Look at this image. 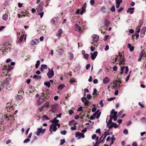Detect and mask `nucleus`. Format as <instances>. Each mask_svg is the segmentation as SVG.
<instances>
[{
  "instance_id": "f257e3e1",
  "label": "nucleus",
  "mask_w": 146,
  "mask_h": 146,
  "mask_svg": "<svg viewBox=\"0 0 146 146\" xmlns=\"http://www.w3.org/2000/svg\"><path fill=\"white\" fill-rule=\"evenodd\" d=\"M11 80V78L9 76L5 81L3 82L1 86L4 88H5L7 89V86L9 85V82Z\"/></svg>"
},
{
  "instance_id": "f03ea898",
  "label": "nucleus",
  "mask_w": 146,
  "mask_h": 146,
  "mask_svg": "<svg viewBox=\"0 0 146 146\" xmlns=\"http://www.w3.org/2000/svg\"><path fill=\"white\" fill-rule=\"evenodd\" d=\"M119 55L117 56L116 55V57L115 58V62H116V61L117 60V58H118V57L119 56V62H120V64L123 65L125 64V62H124L125 61V59L123 57L124 56L122 57V55H121V54L120 53V52L119 53Z\"/></svg>"
},
{
  "instance_id": "7ed1b4c3",
  "label": "nucleus",
  "mask_w": 146,
  "mask_h": 146,
  "mask_svg": "<svg viewBox=\"0 0 146 146\" xmlns=\"http://www.w3.org/2000/svg\"><path fill=\"white\" fill-rule=\"evenodd\" d=\"M48 72L47 75L49 78H51L54 76V72L53 68H52L51 70L50 68H48Z\"/></svg>"
},
{
  "instance_id": "20e7f679",
  "label": "nucleus",
  "mask_w": 146,
  "mask_h": 146,
  "mask_svg": "<svg viewBox=\"0 0 146 146\" xmlns=\"http://www.w3.org/2000/svg\"><path fill=\"white\" fill-rule=\"evenodd\" d=\"M57 128L55 125H54V124L53 123L52 125L50 126L49 131L50 132V134H52L53 133L52 131L55 132L57 130Z\"/></svg>"
},
{
  "instance_id": "39448f33",
  "label": "nucleus",
  "mask_w": 146,
  "mask_h": 146,
  "mask_svg": "<svg viewBox=\"0 0 146 146\" xmlns=\"http://www.w3.org/2000/svg\"><path fill=\"white\" fill-rule=\"evenodd\" d=\"M125 68V71L124 73L125 74H127V72H128L129 71V68L127 66H121V72L120 74H122L123 73V70Z\"/></svg>"
},
{
  "instance_id": "423d86ee",
  "label": "nucleus",
  "mask_w": 146,
  "mask_h": 146,
  "mask_svg": "<svg viewBox=\"0 0 146 146\" xmlns=\"http://www.w3.org/2000/svg\"><path fill=\"white\" fill-rule=\"evenodd\" d=\"M121 83V81L115 80L114 82V84H115V85H113L112 87L113 88L120 87L121 86L120 84Z\"/></svg>"
},
{
  "instance_id": "0eeeda50",
  "label": "nucleus",
  "mask_w": 146,
  "mask_h": 146,
  "mask_svg": "<svg viewBox=\"0 0 146 146\" xmlns=\"http://www.w3.org/2000/svg\"><path fill=\"white\" fill-rule=\"evenodd\" d=\"M44 93H42V95L38 99L37 103L38 105L40 104L44 101Z\"/></svg>"
},
{
  "instance_id": "6e6552de",
  "label": "nucleus",
  "mask_w": 146,
  "mask_h": 146,
  "mask_svg": "<svg viewBox=\"0 0 146 146\" xmlns=\"http://www.w3.org/2000/svg\"><path fill=\"white\" fill-rule=\"evenodd\" d=\"M4 117L8 121L11 120L13 119V117L12 115L8 114L5 115Z\"/></svg>"
},
{
  "instance_id": "1a4fd4ad",
  "label": "nucleus",
  "mask_w": 146,
  "mask_h": 146,
  "mask_svg": "<svg viewBox=\"0 0 146 146\" xmlns=\"http://www.w3.org/2000/svg\"><path fill=\"white\" fill-rule=\"evenodd\" d=\"M39 42V40L38 39H35L34 40H33L31 42V45H37Z\"/></svg>"
},
{
  "instance_id": "9d476101",
  "label": "nucleus",
  "mask_w": 146,
  "mask_h": 146,
  "mask_svg": "<svg viewBox=\"0 0 146 146\" xmlns=\"http://www.w3.org/2000/svg\"><path fill=\"white\" fill-rule=\"evenodd\" d=\"M75 30L81 33L82 32V31L81 30V27H80L77 24H76L75 25Z\"/></svg>"
},
{
  "instance_id": "9b49d317",
  "label": "nucleus",
  "mask_w": 146,
  "mask_h": 146,
  "mask_svg": "<svg viewBox=\"0 0 146 146\" xmlns=\"http://www.w3.org/2000/svg\"><path fill=\"white\" fill-rule=\"evenodd\" d=\"M98 53L97 51L94 52L93 53V54H92V53H91V58L92 60H94L95 59Z\"/></svg>"
},
{
  "instance_id": "f8f14e48",
  "label": "nucleus",
  "mask_w": 146,
  "mask_h": 146,
  "mask_svg": "<svg viewBox=\"0 0 146 146\" xmlns=\"http://www.w3.org/2000/svg\"><path fill=\"white\" fill-rule=\"evenodd\" d=\"M62 30L61 29H60L56 33V36L58 37H59L61 36L62 34Z\"/></svg>"
},
{
  "instance_id": "ddd939ff",
  "label": "nucleus",
  "mask_w": 146,
  "mask_h": 146,
  "mask_svg": "<svg viewBox=\"0 0 146 146\" xmlns=\"http://www.w3.org/2000/svg\"><path fill=\"white\" fill-rule=\"evenodd\" d=\"M110 81V79L107 76L105 77L103 80V82L104 84H107Z\"/></svg>"
},
{
  "instance_id": "4468645a",
  "label": "nucleus",
  "mask_w": 146,
  "mask_h": 146,
  "mask_svg": "<svg viewBox=\"0 0 146 146\" xmlns=\"http://www.w3.org/2000/svg\"><path fill=\"white\" fill-rule=\"evenodd\" d=\"M134 8H129L127 11V13H130L131 14H132L134 12Z\"/></svg>"
},
{
  "instance_id": "2eb2a0df",
  "label": "nucleus",
  "mask_w": 146,
  "mask_h": 146,
  "mask_svg": "<svg viewBox=\"0 0 146 146\" xmlns=\"http://www.w3.org/2000/svg\"><path fill=\"white\" fill-rule=\"evenodd\" d=\"M122 0H117L116 1V7L117 8H119L120 4L122 2Z\"/></svg>"
},
{
  "instance_id": "dca6fc26",
  "label": "nucleus",
  "mask_w": 146,
  "mask_h": 146,
  "mask_svg": "<svg viewBox=\"0 0 146 146\" xmlns=\"http://www.w3.org/2000/svg\"><path fill=\"white\" fill-rule=\"evenodd\" d=\"M113 119V115H110V119L108 121V122L107 123V125H108V124H112V123L113 122L112 121V120Z\"/></svg>"
},
{
  "instance_id": "f3484780",
  "label": "nucleus",
  "mask_w": 146,
  "mask_h": 146,
  "mask_svg": "<svg viewBox=\"0 0 146 146\" xmlns=\"http://www.w3.org/2000/svg\"><path fill=\"white\" fill-rule=\"evenodd\" d=\"M115 110L113 109L110 111L111 115H113V116H117V111L115 112Z\"/></svg>"
},
{
  "instance_id": "a211bd4d",
  "label": "nucleus",
  "mask_w": 146,
  "mask_h": 146,
  "mask_svg": "<svg viewBox=\"0 0 146 146\" xmlns=\"http://www.w3.org/2000/svg\"><path fill=\"white\" fill-rule=\"evenodd\" d=\"M42 130L41 128H38L36 133L37 135L38 136L39 135L40 133L42 132Z\"/></svg>"
},
{
  "instance_id": "6ab92c4d",
  "label": "nucleus",
  "mask_w": 146,
  "mask_h": 146,
  "mask_svg": "<svg viewBox=\"0 0 146 146\" xmlns=\"http://www.w3.org/2000/svg\"><path fill=\"white\" fill-rule=\"evenodd\" d=\"M110 24V23L109 21L107 19H105L104 21V24L106 25V27H107Z\"/></svg>"
},
{
  "instance_id": "aec40b11",
  "label": "nucleus",
  "mask_w": 146,
  "mask_h": 146,
  "mask_svg": "<svg viewBox=\"0 0 146 146\" xmlns=\"http://www.w3.org/2000/svg\"><path fill=\"white\" fill-rule=\"evenodd\" d=\"M10 104L9 103H7V107L6 110L8 112L9 111H10L11 110V109L12 110H13V107H12L11 106H9Z\"/></svg>"
},
{
  "instance_id": "412c9836",
  "label": "nucleus",
  "mask_w": 146,
  "mask_h": 146,
  "mask_svg": "<svg viewBox=\"0 0 146 146\" xmlns=\"http://www.w3.org/2000/svg\"><path fill=\"white\" fill-rule=\"evenodd\" d=\"M98 39L99 36L96 35L94 36L93 38V40L94 41V42H97V41Z\"/></svg>"
},
{
  "instance_id": "4be33fe9",
  "label": "nucleus",
  "mask_w": 146,
  "mask_h": 146,
  "mask_svg": "<svg viewBox=\"0 0 146 146\" xmlns=\"http://www.w3.org/2000/svg\"><path fill=\"white\" fill-rule=\"evenodd\" d=\"M65 87V85L64 84H62L59 85L58 87V90H61L64 88Z\"/></svg>"
},
{
  "instance_id": "5701e85b",
  "label": "nucleus",
  "mask_w": 146,
  "mask_h": 146,
  "mask_svg": "<svg viewBox=\"0 0 146 146\" xmlns=\"http://www.w3.org/2000/svg\"><path fill=\"white\" fill-rule=\"evenodd\" d=\"M33 78L36 80H39L41 78V76H38L36 75H35L33 77Z\"/></svg>"
},
{
  "instance_id": "b1692460",
  "label": "nucleus",
  "mask_w": 146,
  "mask_h": 146,
  "mask_svg": "<svg viewBox=\"0 0 146 146\" xmlns=\"http://www.w3.org/2000/svg\"><path fill=\"white\" fill-rule=\"evenodd\" d=\"M91 103L90 102L88 101L87 99V100H86L85 101L84 104L86 106H90V105L91 104Z\"/></svg>"
},
{
  "instance_id": "393cba45",
  "label": "nucleus",
  "mask_w": 146,
  "mask_h": 146,
  "mask_svg": "<svg viewBox=\"0 0 146 146\" xmlns=\"http://www.w3.org/2000/svg\"><path fill=\"white\" fill-rule=\"evenodd\" d=\"M146 31V27H143L142 29L141 33L145 34Z\"/></svg>"
},
{
  "instance_id": "a878e982",
  "label": "nucleus",
  "mask_w": 146,
  "mask_h": 146,
  "mask_svg": "<svg viewBox=\"0 0 146 146\" xmlns=\"http://www.w3.org/2000/svg\"><path fill=\"white\" fill-rule=\"evenodd\" d=\"M8 17V15L6 14H4L3 16V19L4 21H6Z\"/></svg>"
},
{
  "instance_id": "bb28decb",
  "label": "nucleus",
  "mask_w": 146,
  "mask_h": 146,
  "mask_svg": "<svg viewBox=\"0 0 146 146\" xmlns=\"http://www.w3.org/2000/svg\"><path fill=\"white\" fill-rule=\"evenodd\" d=\"M43 9V7H38L37 9V12L38 13V14L42 12Z\"/></svg>"
},
{
  "instance_id": "cd10ccee",
  "label": "nucleus",
  "mask_w": 146,
  "mask_h": 146,
  "mask_svg": "<svg viewBox=\"0 0 146 146\" xmlns=\"http://www.w3.org/2000/svg\"><path fill=\"white\" fill-rule=\"evenodd\" d=\"M44 85L48 88H49L50 85V82H46L44 83Z\"/></svg>"
},
{
  "instance_id": "c85d7f7f",
  "label": "nucleus",
  "mask_w": 146,
  "mask_h": 146,
  "mask_svg": "<svg viewBox=\"0 0 146 146\" xmlns=\"http://www.w3.org/2000/svg\"><path fill=\"white\" fill-rule=\"evenodd\" d=\"M9 68L7 67V66H4V68L2 69V72L3 73H4V71H5V70H7V71H8L9 70Z\"/></svg>"
},
{
  "instance_id": "c756f323",
  "label": "nucleus",
  "mask_w": 146,
  "mask_h": 146,
  "mask_svg": "<svg viewBox=\"0 0 146 146\" xmlns=\"http://www.w3.org/2000/svg\"><path fill=\"white\" fill-rule=\"evenodd\" d=\"M101 10L103 13H105L106 12V7H102L101 9Z\"/></svg>"
},
{
  "instance_id": "7c9ffc66",
  "label": "nucleus",
  "mask_w": 146,
  "mask_h": 146,
  "mask_svg": "<svg viewBox=\"0 0 146 146\" xmlns=\"http://www.w3.org/2000/svg\"><path fill=\"white\" fill-rule=\"evenodd\" d=\"M40 64V61L38 60L36 61V63L35 64V68H37L39 66Z\"/></svg>"
},
{
  "instance_id": "2f4dec72",
  "label": "nucleus",
  "mask_w": 146,
  "mask_h": 146,
  "mask_svg": "<svg viewBox=\"0 0 146 146\" xmlns=\"http://www.w3.org/2000/svg\"><path fill=\"white\" fill-rule=\"evenodd\" d=\"M145 54V51L143 50L141 51L139 56H142L143 57V56H144Z\"/></svg>"
},
{
  "instance_id": "473e14b6",
  "label": "nucleus",
  "mask_w": 146,
  "mask_h": 146,
  "mask_svg": "<svg viewBox=\"0 0 146 146\" xmlns=\"http://www.w3.org/2000/svg\"><path fill=\"white\" fill-rule=\"evenodd\" d=\"M114 136L113 135L111 138V143H110V146L113 143L114 141L115 140V138L114 137Z\"/></svg>"
},
{
  "instance_id": "72a5a7b5",
  "label": "nucleus",
  "mask_w": 146,
  "mask_h": 146,
  "mask_svg": "<svg viewBox=\"0 0 146 146\" xmlns=\"http://www.w3.org/2000/svg\"><path fill=\"white\" fill-rule=\"evenodd\" d=\"M58 52L59 54L61 55L64 52L63 50L62 49H59Z\"/></svg>"
},
{
  "instance_id": "f704fd0d",
  "label": "nucleus",
  "mask_w": 146,
  "mask_h": 146,
  "mask_svg": "<svg viewBox=\"0 0 146 146\" xmlns=\"http://www.w3.org/2000/svg\"><path fill=\"white\" fill-rule=\"evenodd\" d=\"M83 54L84 55V57L86 60L88 59V58L89 55L88 54L83 53Z\"/></svg>"
},
{
  "instance_id": "c9c22d12",
  "label": "nucleus",
  "mask_w": 146,
  "mask_h": 146,
  "mask_svg": "<svg viewBox=\"0 0 146 146\" xmlns=\"http://www.w3.org/2000/svg\"><path fill=\"white\" fill-rule=\"evenodd\" d=\"M42 118H43V120L45 119L48 120L50 119V118L48 117L47 115H44L43 116Z\"/></svg>"
},
{
  "instance_id": "e433bc0d",
  "label": "nucleus",
  "mask_w": 146,
  "mask_h": 146,
  "mask_svg": "<svg viewBox=\"0 0 146 146\" xmlns=\"http://www.w3.org/2000/svg\"><path fill=\"white\" fill-rule=\"evenodd\" d=\"M96 115L94 113L90 117V119L91 120L94 119L96 117Z\"/></svg>"
},
{
  "instance_id": "4c0bfd02",
  "label": "nucleus",
  "mask_w": 146,
  "mask_h": 146,
  "mask_svg": "<svg viewBox=\"0 0 146 146\" xmlns=\"http://www.w3.org/2000/svg\"><path fill=\"white\" fill-rule=\"evenodd\" d=\"M101 142H103V141H102L99 140V142L96 141V143L94 145V146H97Z\"/></svg>"
},
{
  "instance_id": "58836bf2",
  "label": "nucleus",
  "mask_w": 146,
  "mask_h": 146,
  "mask_svg": "<svg viewBox=\"0 0 146 146\" xmlns=\"http://www.w3.org/2000/svg\"><path fill=\"white\" fill-rule=\"evenodd\" d=\"M56 117H55L53 119V121H54V124L58 123L59 122V120L58 119H56Z\"/></svg>"
},
{
  "instance_id": "ea45409f",
  "label": "nucleus",
  "mask_w": 146,
  "mask_h": 146,
  "mask_svg": "<svg viewBox=\"0 0 146 146\" xmlns=\"http://www.w3.org/2000/svg\"><path fill=\"white\" fill-rule=\"evenodd\" d=\"M112 125L113 126V127L115 128H116L118 127V125L117 124L114 122L112 123Z\"/></svg>"
},
{
  "instance_id": "a19ab883",
  "label": "nucleus",
  "mask_w": 146,
  "mask_h": 146,
  "mask_svg": "<svg viewBox=\"0 0 146 146\" xmlns=\"http://www.w3.org/2000/svg\"><path fill=\"white\" fill-rule=\"evenodd\" d=\"M16 98L17 99L20 100L22 98V97L20 95H18L16 97Z\"/></svg>"
},
{
  "instance_id": "79ce46f5",
  "label": "nucleus",
  "mask_w": 146,
  "mask_h": 146,
  "mask_svg": "<svg viewBox=\"0 0 146 146\" xmlns=\"http://www.w3.org/2000/svg\"><path fill=\"white\" fill-rule=\"evenodd\" d=\"M60 141L61 142V143H60V145H62L64 143H65L66 141L64 139H61L60 140Z\"/></svg>"
},
{
  "instance_id": "37998d69",
  "label": "nucleus",
  "mask_w": 146,
  "mask_h": 146,
  "mask_svg": "<svg viewBox=\"0 0 146 146\" xmlns=\"http://www.w3.org/2000/svg\"><path fill=\"white\" fill-rule=\"evenodd\" d=\"M41 67L43 69H46L47 68V66L46 65L42 64L41 66Z\"/></svg>"
},
{
  "instance_id": "c03bdc74",
  "label": "nucleus",
  "mask_w": 146,
  "mask_h": 146,
  "mask_svg": "<svg viewBox=\"0 0 146 146\" xmlns=\"http://www.w3.org/2000/svg\"><path fill=\"white\" fill-rule=\"evenodd\" d=\"M70 59L72 60H73V58H74V55H73V54L71 52L70 54Z\"/></svg>"
},
{
  "instance_id": "a18cd8bd",
  "label": "nucleus",
  "mask_w": 146,
  "mask_h": 146,
  "mask_svg": "<svg viewBox=\"0 0 146 146\" xmlns=\"http://www.w3.org/2000/svg\"><path fill=\"white\" fill-rule=\"evenodd\" d=\"M111 11L112 12H114L115 11V6L114 5H113V6L111 8Z\"/></svg>"
},
{
  "instance_id": "49530a36",
  "label": "nucleus",
  "mask_w": 146,
  "mask_h": 146,
  "mask_svg": "<svg viewBox=\"0 0 146 146\" xmlns=\"http://www.w3.org/2000/svg\"><path fill=\"white\" fill-rule=\"evenodd\" d=\"M60 133L62 134L65 135L66 133V130H63L61 131Z\"/></svg>"
},
{
  "instance_id": "de8ad7c7",
  "label": "nucleus",
  "mask_w": 146,
  "mask_h": 146,
  "mask_svg": "<svg viewBox=\"0 0 146 146\" xmlns=\"http://www.w3.org/2000/svg\"><path fill=\"white\" fill-rule=\"evenodd\" d=\"M43 1H41L39 4L38 7H43V6L44 5Z\"/></svg>"
},
{
  "instance_id": "09e8293b",
  "label": "nucleus",
  "mask_w": 146,
  "mask_h": 146,
  "mask_svg": "<svg viewBox=\"0 0 146 146\" xmlns=\"http://www.w3.org/2000/svg\"><path fill=\"white\" fill-rule=\"evenodd\" d=\"M75 81V79L74 78H72L70 80V83H72Z\"/></svg>"
},
{
  "instance_id": "8fccbe9b",
  "label": "nucleus",
  "mask_w": 146,
  "mask_h": 146,
  "mask_svg": "<svg viewBox=\"0 0 146 146\" xmlns=\"http://www.w3.org/2000/svg\"><path fill=\"white\" fill-rule=\"evenodd\" d=\"M138 104L139 106L141 107L142 108H143L145 107V106L143 105V104H142L141 102H139Z\"/></svg>"
},
{
  "instance_id": "3c124183",
  "label": "nucleus",
  "mask_w": 146,
  "mask_h": 146,
  "mask_svg": "<svg viewBox=\"0 0 146 146\" xmlns=\"http://www.w3.org/2000/svg\"><path fill=\"white\" fill-rule=\"evenodd\" d=\"M86 100H87V98L85 97H83L81 98V100L84 103L85 102L84 100H85L86 101Z\"/></svg>"
},
{
  "instance_id": "603ef678",
  "label": "nucleus",
  "mask_w": 146,
  "mask_h": 146,
  "mask_svg": "<svg viewBox=\"0 0 146 146\" xmlns=\"http://www.w3.org/2000/svg\"><path fill=\"white\" fill-rule=\"evenodd\" d=\"M123 8L122 7H121L119 9L117 10L118 13H120L123 10Z\"/></svg>"
},
{
  "instance_id": "864d4df0",
  "label": "nucleus",
  "mask_w": 146,
  "mask_h": 146,
  "mask_svg": "<svg viewBox=\"0 0 146 146\" xmlns=\"http://www.w3.org/2000/svg\"><path fill=\"white\" fill-rule=\"evenodd\" d=\"M115 99V98L114 97H111V98H108V100L109 101H111L112 100H114Z\"/></svg>"
},
{
  "instance_id": "5fc2aeb1",
  "label": "nucleus",
  "mask_w": 146,
  "mask_h": 146,
  "mask_svg": "<svg viewBox=\"0 0 146 146\" xmlns=\"http://www.w3.org/2000/svg\"><path fill=\"white\" fill-rule=\"evenodd\" d=\"M46 94L44 93V98L46 99H47L48 98V97H47V96H48V95L49 94V93H46Z\"/></svg>"
},
{
  "instance_id": "6e6d98bb",
  "label": "nucleus",
  "mask_w": 146,
  "mask_h": 146,
  "mask_svg": "<svg viewBox=\"0 0 146 146\" xmlns=\"http://www.w3.org/2000/svg\"><path fill=\"white\" fill-rule=\"evenodd\" d=\"M68 112L69 114L71 115L74 113V111L72 110H70L68 111Z\"/></svg>"
},
{
  "instance_id": "4d7b16f0",
  "label": "nucleus",
  "mask_w": 146,
  "mask_h": 146,
  "mask_svg": "<svg viewBox=\"0 0 146 146\" xmlns=\"http://www.w3.org/2000/svg\"><path fill=\"white\" fill-rule=\"evenodd\" d=\"M87 98L88 99H90L92 97V96L90 94H88L87 96Z\"/></svg>"
},
{
  "instance_id": "13d9d810",
  "label": "nucleus",
  "mask_w": 146,
  "mask_h": 146,
  "mask_svg": "<svg viewBox=\"0 0 146 146\" xmlns=\"http://www.w3.org/2000/svg\"><path fill=\"white\" fill-rule=\"evenodd\" d=\"M123 132L124 134H127L128 133V131L127 129H125L123 130Z\"/></svg>"
},
{
  "instance_id": "bf43d9fd",
  "label": "nucleus",
  "mask_w": 146,
  "mask_h": 146,
  "mask_svg": "<svg viewBox=\"0 0 146 146\" xmlns=\"http://www.w3.org/2000/svg\"><path fill=\"white\" fill-rule=\"evenodd\" d=\"M95 3L94 1V0H91L90 1V3L92 5H93Z\"/></svg>"
},
{
  "instance_id": "052dcab7",
  "label": "nucleus",
  "mask_w": 146,
  "mask_h": 146,
  "mask_svg": "<svg viewBox=\"0 0 146 146\" xmlns=\"http://www.w3.org/2000/svg\"><path fill=\"white\" fill-rule=\"evenodd\" d=\"M99 104L101 105V106L102 107H103L104 106V104H103L102 100H101L100 101V102L99 103Z\"/></svg>"
},
{
  "instance_id": "680f3d73",
  "label": "nucleus",
  "mask_w": 146,
  "mask_h": 146,
  "mask_svg": "<svg viewBox=\"0 0 146 146\" xmlns=\"http://www.w3.org/2000/svg\"><path fill=\"white\" fill-rule=\"evenodd\" d=\"M82 109V106H80L79 108L77 109V111H81Z\"/></svg>"
},
{
  "instance_id": "e2e57ef3",
  "label": "nucleus",
  "mask_w": 146,
  "mask_h": 146,
  "mask_svg": "<svg viewBox=\"0 0 146 146\" xmlns=\"http://www.w3.org/2000/svg\"><path fill=\"white\" fill-rule=\"evenodd\" d=\"M134 47L133 46H131L129 48V50L130 51H132L134 50Z\"/></svg>"
},
{
  "instance_id": "0e129e2a",
  "label": "nucleus",
  "mask_w": 146,
  "mask_h": 146,
  "mask_svg": "<svg viewBox=\"0 0 146 146\" xmlns=\"http://www.w3.org/2000/svg\"><path fill=\"white\" fill-rule=\"evenodd\" d=\"M76 126L75 125H74V127H71V129L72 130H74L76 129Z\"/></svg>"
},
{
  "instance_id": "69168bd1",
  "label": "nucleus",
  "mask_w": 146,
  "mask_h": 146,
  "mask_svg": "<svg viewBox=\"0 0 146 146\" xmlns=\"http://www.w3.org/2000/svg\"><path fill=\"white\" fill-rule=\"evenodd\" d=\"M38 15H40V17L41 18H42L44 15V12L42 11V12H41L40 13H39Z\"/></svg>"
},
{
  "instance_id": "338daca9",
  "label": "nucleus",
  "mask_w": 146,
  "mask_h": 146,
  "mask_svg": "<svg viewBox=\"0 0 146 146\" xmlns=\"http://www.w3.org/2000/svg\"><path fill=\"white\" fill-rule=\"evenodd\" d=\"M132 146H138L137 143L136 142H135L133 143L132 144Z\"/></svg>"
},
{
  "instance_id": "774afa93",
  "label": "nucleus",
  "mask_w": 146,
  "mask_h": 146,
  "mask_svg": "<svg viewBox=\"0 0 146 146\" xmlns=\"http://www.w3.org/2000/svg\"><path fill=\"white\" fill-rule=\"evenodd\" d=\"M93 82L94 84H96L98 82V80L97 79H95L94 80Z\"/></svg>"
}]
</instances>
